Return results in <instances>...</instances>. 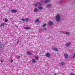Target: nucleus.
<instances>
[{"instance_id":"6","label":"nucleus","mask_w":75,"mask_h":75,"mask_svg":"<svg viewBox=\"0 0 75 75\" xmlns=\"http://www.w3.org/2000/svg\"><path fill=\"white\" fill-rule=\"evenodd\" d=\"M26 53L28 55H31V54H32V53L29 51H28L26 52Z\"/></svg>"},{"instance_id":"13","label":"nucleus","mask_w":75,"mask_h":75,"mask_svg":"<svg viewBox=\"0 0 75 75\" xmlns=\"http://www.w3.org/2000/svg\"><path fill=\"white\" fill-rule=\"evenodd\" d=\"M24 28L25 30H30V28L29 27H24Z\"/></svg>"},{"instance_id":"1","label":"nucleus","mask_w":75,"mask_h":75,"mask_svg":"<svg viewBox=\"0 0 75 75\" xmlns=\"http://www.w3.org/2000/svg\"><path fill=\"white\" fill-rule=\"evenodd\" d=\"M55 19L57 22H59L61 21V16L59 15H57L56 16Z\"/></svg>"},{"instance_id":"17","label":"nucleus","mask_w":75,"mask_h":75,"mask_svg":"<svg viewBox=\"0 0 75 75\" xmlns=\"http://www.w3.org/2000/svg\"><path fill=\"white\" fill-rule=\"evenodd\" d=\"M32 62H34V63H35L36 62V61H35V60L34 59H32Z\"/></svg>"},{"instance_id":"14","label":"nucleus","mask_w":75,"mask_h":75,"mask_svg":"<svg viewBox=\"0 0 75 75\" xmlns=\"http://www.w3.org/2000/svg\"><path fill=\"white\" fill-rule=\"evenodd\" d=\"M64 56L65 58H68V54H64Z\"/></svg>"},{"instance_id":"7","label":"nucleus","mask_w":75,"mask_h":75,"mask_svg":"<svg viewBox=\"0 0 75 75\" xmlns=\"http://www.w3.org/2000/svg\"><path fill=\"white\" fill-rule=\"evenodd\" d=\"M50 1V0H45L44 1V3H48Z\"/></svg>"},{"instance_id":"8","label":"nucleus","mask_w":75,"mask_h":75,"mask_svg":"<svg viewBox=\"0 0 75 75\" xmlns=\"http://www.w3.org/2000/svg\"><path fill=\"white\" fill-rule=\"evenodd\" d=\"M38 8L39 9H40V10H42V9H44V8H43V7H42V6H38Z\"/></svg>"},{"instance_id":"3","label":"nucleus","mask_w":75,"mask_h":75,"mask_svg":"<svg viewBox=\"0 0 75 75\" xmlns=\"http://www.w3.org/2000/svg\"><path fill=\"white\" fill-rule=\"evenodd\" d=\"M71 45V42H69L66 44L65 45L66 47H69Z\"/></svg>"},{"instance_id":"10","label":"nucleus","mask_w":75,"mask_h":75,"mask_svg":"<svg viewBox=\"0 0 75 75\" xmlns=\"http://www.w3.org/2000/svg\"><path fill=\"white\" fill-rule=\"evenodd\" d=\"M6 25V24L4 23H3L1 24L0 25L1 27H3V26H4V25Z\"/></svg>"},{"instance_id":"22","label":"nucleus","mask_w":75,"mask_h":75,"mask_svg":"<svg viewBox=\"0 0 75 75\" xmlns=\"http://www.w3.org/2000/svg\"><path fill=\"white\" fill-rule=\"evenodd\" d=\"M42 30H47V28H44L42 29Z\"/></svg>"},{"instance_id":"16","label":"nucleus","mask_w":75,"mask_h":75,"mask_svg":"<svg viewBox=\"0 0 75 75\" xmlns=\"http://www.w3.org/2000/svg\"><path fill=\"white\" fill-rule=\"evenodd\" d=\"M60 65H63L65 64V63L63 62H62L60 64Z\"/></svg>"},{"instance_id":"25","label":"nucleus","mask_w":75,"mask_h":75,"mask_svg":"<svg viewBox=\"0 0 75 75\" xmlns=\"http://www.w3.org/2000/svg\"><path fill=\"white\" fill-rule=\"evenodd\" d=\"M70 75H75V74H74V73H70Z\"/></svg>"},{"instance_id":"24","label":"nucleus","mask_w":75,"mask_h":75,"mask_svg":"<svg viewBox=\"0 0 75 75\" xmlns=\"http://www.w3.org/2000/svg\"><path fill=\"white\" fill-rule=\"evenodd\" d=\"M50 6H51V4H49L47 5V7H50Z\"/></svg>"},{"instance_id":"26","label":"nucleus","mask_w":75,"mask_h":75,"mask_svg":"<svg viewBox=\"0 0 75 75\" xmlns=\"http://www.w3.org/2000/svg\"><path fill=\"white\" fill-rule=\"evenodd\" d=\"M75 58V54L74 55L73 57H72V58Z\"/></svg>"},{"instance_id":"30","label":"nucleus","mask_w":75,"mask_h":75,"mask_svg":"<svg viewBox=\"0 0 75 75\" xmlns=\"http://www.w3.org/2000/svg\"><path fill=\"white\" fill-rule=\"evenodd\" d=\"M11 63L13 62V59L11 60Z\"/></svg>"},{"instance_id":"32","label":"nucleus","mask_w":75,"mask_h":75,"mask_svg":"<svg viewBox=\"0 0 75 75\" xmlns=\"http://www.w3.org/2000/svg\"><path fill=\"white\" fill-rule=\"evenodd\" d=\"M60 32H62V31H60Z\"/></svg>"},{"instance_id":"27","label":"nucleus","mask_w":75,"mask_h":75,"mask_svg":"<svg viewBox=\"0 0 75 75\" xmlns=\"http://www.w3.org/2000/svg\"><path fill=\"white\" fill-rule=\"evenodd\" d=\"M21 20H22V21H25V20L24 19V18H22V19H21Z\"/></svg>"},{"instance_id":"12","label":"nucleus","mask_w":75,"mask_h":75,"mask_svg":"<svg viewBox=\"0 0 75 75\" xmlns=\"http://www.w3.org/2000/svg\"><path fill=\"white\" fill-rule=\"evenodd\" d=\"M34 11V12H37L38 11V9L37 8H35Z\"/></svg>"},{"instance_id":"23","label":"nucleus","mask_w":75,"mask_h":75,"mask_svg":"<svg viewBox=\"0 0 75 75\" xmlns=\"http://www.w3.org/2000/svg\"><path fill=\"white\" fill-rule=\"evenodd\" d=\"M66 34L67 35H69V32H67L66 33Z\"/></svg>"},{"instance_id":"19","label":"nucleus","mask_w":75,"mask_h":75,"mask_svg":"<svg viewBox=\"0 0 75 75\" xmlns=\"http://www.w3.org/2000/svg\"><path fill=\"white\" fill-rule=\"evenodd\" d=\"M35 23H38L39 22V20L37 19L35 21Z\"/></svg>"},{"instance_id":"5","label":"nucleus","mask_w":75,"mask_h":75,"mask_svg":"<svg viewBox=\"0 0 75 75\" xmlns=\"http://www.w3.org/2000/svg\"><path fill=\"white\" fill-rule=\"evenodd\" d=\"M11 11L12 13H17V10L15 9L11 10Z\"/></svg>"},{"instance_id":"28","label":"nucleus","mask_w":75,"mask_h":75,"mask_svg":"<svg viewBox=\"0 0 75 75\" xmlns=\"http://www.w3.org/2000/svg\"><path fill=\"white\" fill-rule=\"evenodd\" d=\"M3 61H4V60L3 59L1 60V62L2 63H3Z\"/></svg>"},{"instance_id":"4","label":"nucleus","mask_w":75,"mask_h":75,"mask_svg":"<svg viewBox=\"0 0 75 75\" xmlns=\"http://www.w3.org/2000/svg\"><path fill=\"white\" fill-rule=\"evenodd\" d=\"M45 56L48 58H50V54L49 53H47L46 54Z\"/></svg>"},{"instance_id":"29","label":"nucleus","mask_w":75,"mask_h":75,"mask_svg":"<svg viewBox=\"0 0 75 75\" xmlns=\"http://www.w3.org/2000/svg\"><path fill=\"white\" fill-rule=\"evenodd\" d=\"M20 58V56H18L17 57V58L19 59V58Z\"/></svg>"},{"instance_id":"15","label":"nucleus","mask_w":75,"mask_h":75,"mask_svg":"<svg viewBox=\"0 0 75 75\" xmlns=\"http://www.w3.org/2000/svg\"><path fill=\"white\" fill-rule=\"evenodd\" d=\"M49 25H52V22L51 21H50L49 22Z\"/></svg>"},{"instance_id":"20","label":"nucleus","mask_w":75,"mask_h":75,"mask_svg":"<svg viewBox=\"0 0 75 75\" xmlns=\"http://www.w3.org/2000/svg\"><path fill=\"white\" fill-rule=\"evenodd\" d=\"M46 25H47V24H44L43 25H42V27H45V26H46Z\"/></svg>"},{"instance_id":"18","label":"nucleus","mask_w":75,"mask_h":75,"mask_svg":"<svg viewBox=\"0 0 75 75\" xmlns=\"http://www.w3.org/2000/svg\"><path fill=\"white\" fill-rule=\"evenodd\" d=\"M8 21V19L7 18H6L5 19V22H7Z\"/></svg>"},{"instance_id":"21","label":"nucleus","mask_w":75,"mask_h":75,"mask_svg":"<svg viewBox=\"0 0 75 75\" xmlns=\"http://www.w3.org/2000/svg\"><path fill=\"white\" fill-rule=\"evenodd\" d=\"M25 20H26V21H28V20H29V19H28V18H25Z\"/></svg>"},{"instance_id":"9","label":"nucleus","mask_w":75,"mask_h":75,"mask_svg":"<svg viewBox=\"0 0 75 75\" xmlns=\"http://www.w3.org/2000/svg\"><path fill=\"white\" fill-rule=\"evenodd\" d=\"M35 58L36 60L37 61L39 58V57H38V56H35Z\"/></svg>"},{"instance_id":"2","label":"nucleus","mask_w":75,"mask_h":75,"mask_svg":"<svg viewBox=\"0 0 75 75\" xmlns=\"http://www.w3.org/2000/svg\"><path fill=\"white\" fill-rule=\"evenodd\" d=\"M35 6L36 7H37V6H42V5L41 4H40V2H37L36 4H35Z\"/></svg>"},{"instance_id":"11","label":"nucleus","mask_w":75,"mask_h":75,"mask_svg":"<svg viewBox=\"0 0 75 75\" xmlns=\"http://www.w3.org/2000/svg\"><path fill=\"white\" fill-rule=\"evenodd\" d=\"M52 50H53V51H58V50L57 48H53Z\"/></svg>"},{"instance_id":"31","label":"nucleus","mask_w":75,"mask_h":75,"mask_svg":"<svg viewBox=\"0 0 75 75\" xmlns=\"http://www.w3.org/2000/svg\"><path fill=\"white\" fill-rule=\"evenodd\" d=\"M1 47V44H0V48Z\"/></svg>"}]
</instances>
